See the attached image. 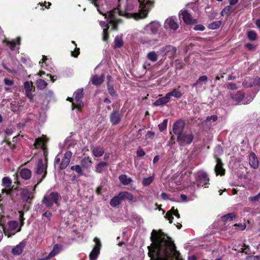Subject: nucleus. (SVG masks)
Returning <instances> with one entry per match:
<instances>
[{
  "instance_id": "1",
  "label": "nucleus",
  "mask_w": 260,
  "mask_h": 260,
  "mask_svg": "<svg viewBox=\"0 0 260 260\" xmlns=\"http://www.w3.org/2000/svg\"><path fill=\"white\" fill-rule=\"evenodd\" d=\"M152 247H148L150 260H174L179 254L171 238L161 231L153 230L150 237Z\"/></svg>"
},
{
  "instance_id": "2",
  "label": "nucleus",
  "mask_w": 260,
  "mask_h": 260,
  "mask_svg": "<svg viewBox=\"0 0 260 260\" xmlns=\"http://www.w3.org/2000/svg\"><path fill=\"white\" fill-rule=\"evenodd\" d=\"M139 4L140 12L133 14L136 19L144 18L147 17L149 10L153 7V0H136Z\"/></svg>"
},
{
  "instance_id": "3",
  "label": "nucleus",
  "mask_w": 260,
  "mask_h": 260,
  "mask_svg": "<svg viewBox=\"0 0 260 260\" xmlns=\"http://www.w3.org/2000/svg\"><path fill=\"white\" fill-rule=\"evenodd\" d=\"M61 200V197L60 194L57 192L53 191L45 194L42 199V202L47 208H51L54 204L57 207L59 206Z\"/></svg>"
},
{
  "instance_id": "4",
  "label": "nucleus",
  "mask_w": 260,
  "mask_h": 260,
  "mask_svg": "<svg viewBox=\"0 0 260 260\" xmlns=\"http://www.w3.org/2000/svg\"><path fill=\"white\" fill-rule=\"evenodd\" d=\"M102 14L105 16V18L107 19L108 23L112 25V29L117 30V25L121 21L120 19L117 18V15L124 16L125 14L119 11L118 9L116 8Z\"/></svg>"
},
{
  "instance_id": "5",
  "label": "nucleus",
  "mask_w": 260,
  "mask_h": 260,
  "mask_svg": "<svg viewBox=\"0 0 260 260\" xmlns=\"http://www.w3.org/2000/svg\"><path fill=\"white\" fill-rule=\"evenodd\" d=\"M19 223L17 221L12 220L9 221L5 226H3V231L6 236L8 238L11 237L14 235L16 233L20 231V228H18Z\"/></svg>"
},
{
  "instance_id": "6",
  "label": "nucleus",
  "mask_w": 260,
  "mask_h": 260,
  "mask_svg": "<svg viewBox=\"0 0 260 260\" xmlns=\"http://www.w3.org/2000/svg\"><path fill=\"white\" fill-rule=\"evenodd\" d=\"M194 138V135L191 132H185L177 137V141L180 146L190 145Z\"/></svg>"
},
{
  "instance_id": "7",
  "label": "nucleus",
  "mask_w": 260,
  "mask_h": 260,
  "mask_svg": "<svg viewBox=\"0 0 260 260\" xmlns=\"http://www.w3.org/2000/svg\"><path fill=\"white\" fill-rule=\"evenodd\" d=\"M35 173L37 175H41L43 174L41 178L38 182L37 184L36 185L34 189L37 185H38L39 183H40L45 178L47 174V166H45L43 164V161L42 159H39L37 167L35 170Z\"/></svg>"
},
{
  "instance_id": "8",
  "label": "nucleus",
  "mask_w": 260,
  "mask_h": 260,
  "mask_svg": "<svg viewBox=\"0 0 260 260\" xmlns=\"http://www.w3.org/2000/svg\"><path fill=\"white\" fill-rule=\"evenodd\" d=\"M179 16L180 19L183 20L187 24H194L197 22V19L193 18L186 10H181L179 13Z\"/></svg>"
},
{
  "instance_id": "9",
  "label": "nucleus",
  "mask_w": 260,
  "mask_h": 260,
  "mask_svg": "<svg viewBox=\"0 0 260 260\" xmlns=\"http://www.w3.org/2000/svg\"><path fill=\"white\" fill-rule=\"evenodd\" d=\"M209 178L208 175L205 172L199 173L198 175L197 182L198 186H203L208 187L207 185L209 184Z\"/></svg>"
},
{
  "instance_id": "10",
  "label": "nucleus",
  "mask_w": 260,
  "mask_h": 260,
  "mask_svg": "<svg viewBox=\"0 0 260 260\" xmlns=\"http://www.w3.org/2000/svg\"><path fill=\"white\" fill-rule=\"evenodd\" d=\"M185 127V122L183 120L176 121L173 125V133L177 137L183 133Z\"/></svg>"
},
{
  "instance_id": "11",
  "label": "nucleus",
  "mask_w": 260,
  "mask_h": 260,
  "mask_svg": "<svg viewBox=\"0 0 260 260\" xmlns=\"http://www.w3.org/2000/svg\"><path fill=\"white\" fill-rule=\"evenodd\" d=\"M94 241L95 242V245L90 253L89 257L90 260H95L100 253V249L101 246V243L99 239L95 238Z\"/></svg>"
},
{
  "instance_id": "12",
  "label": "nucleus",
  "mask_w": 260,
  "mask_h": 260,
  "mask_svg": "<svg viewBox=\"0 0 260 260\" xmlns=\"http://www.w3.org/2000/svg\"><path fill=\"white\" fill-rule=\"evenodd\" d=\"M24 90L26 94V96L32 101L34 98V94L32 92L35 90V87H34L31 82L25 81L24 83Z\"/></svg>"
},
{
  "instance_id": "13",
  "label": "nucleus",
  "mask_w": 260,
  "mask_h": 260,
  "mask_svg": "<svg viewBox=\"0 0 260 260\" xmlns=\"http://www.w3.org/2000/svg\"><path fill=\"white\" fill-rule=\"evenodd\" d=\"M72 156V153L71 151H68L65 152L59 165V169L60 170H64L68 166Z\"/></svg>"
},
{
  "instance_id": "14",
  "label": "nucleus",
  "mask_w": 260,
  "mask_h": 260,
  "mask_svg": "<svg viewBox=\"0 0 260 260\" xmlns=\"http://www.w3.org/2000/svg\"><path fill=\"white\" fill-rule=\"evenodd\" d=\"M160 51L164 55H168L170 57H172L176 54V48L172 45H167L162 47Z\"/></svg>"
},
{
  "instance_id": "15",
  "label": "nucleus",
  "mask_w": 260,
  "mask_h": 260,
  "mask_svg": "<svg viewBox=\"0 0 260 260\" xmlns=\"http://www.w3.org/2000/svg\"><path fill=\"white\" fill-rule=\"evenodd\" d=\"M74 95L75 102L77 103L76 107H78V109L81 108L83 106V103L81 100L84 95L83 89L80 88L77 89L75 92Z\"/></svg>"
},
{
  "instance_id": "16",
  "label": "nucleus",
  "mask_w": 260,
  "mask_h": 260,
  "mask_svg": "<svg viewBox=\"0 0 260 260\" xmlns=\"http://www.w3.org/2000/svg\"><path fill=\"white\" fill-rule=\"evenodd\" d=\"M122 115L118 110H113L110 115V120L112 125H117L121 121Z\"/></svg>"
},
{
  "instance_id": "17",
  "label": "nucleus",
  "mask_w": 260,
  "mask_h": 260,
  "mask_svg": "<svg viewBox=\"0 0 260 260\" xmlns=\"http://www.w3.org/2000/svg\"><path fill=\"white\" fill-rule=\"evenodd\" d=\"M20 197L23 202L28 203H31V200L34 198L32 193L27 188L21 190Z\"/></svg>"
},
{
  "instance_id": "18",
  "label": "nucleus",
  "mask_w": 260,
  "mask_h": 260,
  "mask_svg": "<svg viewBox=\"0 0 260 260\" xmlns=\"http://www.w3.org/2000/svg\"><path fill=\"white\" fill-rule=\"evenodd\" d=\"M166 26H168L172 29L176 30L179 27V25L177 22L176 18L175 17H170L168 18L165 23Z\"/></svg>"
},
{
  "instance_id": "19",
  "label": "nucleus",
  "mask_w": 260,
  "mask_h": 260,
  "mask_svg": "<svg viewBox=\"0 0 260 260\" xmlns=\"http://www.w3.org/2000/svg\"><path fill=\"white\" fill-rule=\"evenodd\" d=\"M216 175H220L221 176L225 174V169L223 168V163L221 159L216 158V165L214 169Z\"/></svg>"
},
{
  "instance_id": "20",
  "label": "nucleus",
  "mask_w": 260,
  "mask_h": 260,
  "mask_svg": "<svg viewBox=\"0 0 260 260\" xmlns=\"http://www.w3.org/2000/svg\"><path fill=\"white\" fill-rule=\"evenodd\" d=\"M91 151L93 155L96 157H100L102 156L105 153L104 148L100 146L91 147Z\"/></svg>"
},
{
  "instance_id": "21",
  "label": "nucleus",
  "mask_w": 260,
  "mask_h": 260,
  "mask_svg": "<svg viewBox=\"0 0 260 260\" xmlns=\"http://www.w3.org/2000/svg\"><path fill=\"white\" fill-rule=\"evenodd\" d=\"M173 215H174L177 218H180V214L178 211L177 209L175 210L174 207H173L170 211L167 212L165 216V217L169 220L170 223L173 222V219L174 218Z\"/></svg>"
},
{
  "instance_id": "22",
  "label": "nucleus",
  "mask_w": 260,
  "mask_h": 260,
  "mask_svg": "<svg viewBox=\"0 0 260 260\" xmlns=\"http://www.w3.org/2000/svg\"><path fill=\"white\" fill-rule=\"evenodd\" d=\"M104 79L105 75L104 74L101 76L95 75L91 77V81L93 85L96 86H99L104 82Z\"/></svg>"
},
{
  "instance_id": "23",
  "label": "nucleus",
  "mask_w": 260,
  "mask_h": 260,
  "mask_svg": "<svg viewBox=\"0 0 260 260\" xmlns=\"http://www.w3.org/2000/svg\"><path fill=\"white\" fill-rule=\"evenodd\" d=\"M249 165L253 169H257L258 167V161L254 153L249 154Z\"/></svg>"
},
{
  "instance_id": "24",
  "label": "nucleus",
  "mask_w": 260,
  "mask_h": 260,
  "mask_svg": "<svg viewBox=\"0 0 260 260\" xmlns=\"http://www.w3.org/2000/svg\"><path fill=\"white\" fill-rule=\"evenodd\" d=\"M26 242L24 241H22L20 242L18 245H16L14 248L12 250V252L14 255H19L20 254L24 247L25 246Z\"/></svg>"
},
{
  "instance_id": "25",
  "label": "nucleus",
  "mask_w": 260,
  "mask_h": 260,
  "mask_svg": "<svg viewBox=\"0 0 260 260\" xmlns=\"http://www.w3.org/2000/svg\"><path fill=\"white\" fill-rule=\"evenodd\" d=\"M20 176L24 180L29 179L31 176V172L28 169H22L20 170Z\"/></svg>"
},
{
  "instance_id": "26",
  "label": "nucleus",
  "mask_w": 260,
  "mask_h": 260,
  "mask_svg": "<svg viewBox=\"0 0 260 260\" xmlns=\"http://www.w3.org/2000/svg\"><path fill=\"white\" fill-rule=\"evenodd\" d=\"M119 197L122 201L127 200L129 201H132L134 199L133 195L128 191H121L119 193Z\"/></svg>"
},
{
  "instance_id": "27",
  "label": "nucleus",
  "mask_w": 260,
  "mask_h": 260,
  "mask_svg": "<svg viewBox=\"0 0 260 260\" xmlns=\"http://www.w3.org/2000/svg\"><path fill=\"white\" fill-rule=\"evenodd\" d=\"M170 100V98L168 97L167 94H166L165 96L157 100L154 103V105L157 106L164 105L168 103Z\"/></svg>"
},
{
  "instance_id": "28",
  "label": "nucleus",
  "mask_w": 260,
  "mask_h": 260,
  "mask_svg": "<svg viewBox=\"0 0 260 260\" xmlns=\"http://www.w3.org/2000/svg\"><path fill=\"white\" fill-rule=\"evenodd\" d=\"M47 142V140L46 138H38L36 139L34 145L36 148L40 147L44 149L45 143Z\"/></svg>"
},
{
  "instance_id": "29",
  "label": "nucleus",
  "mask_w": 260,
  "mask_h": 260,
  "mask_svg": "<svg viewBox=\"0 0 260 260\" xmlns=\"http://www.w3.org/2000/svg\"><path fill=\"white\" fill-rule=\"evenodd\" d=\"M108 164L106 162L101 161L95 166V172L98 173H102L108 167Z\"/></svg>"
},
{
  "instance_id": "30",
  "label": "nucleus",
  "mask_w": 260,
  "mask_h": 260,
  "mask_svg": "<svg viewBox=\"0 0 260 260\" xmlns=\"http://www.w3.org/2000/svg\"><path fill=\"white\" fill-rule=\"evenodd\" d=\"M168 97L171 99V96H174L177 99H180L182 97L183 94L177 88H174L172 91L167 93Z\"/></svg>"
},
{
  "instance_id": "31",
  "label": "nucleus",
  "mask_w": 260,
  "mask_h": 260,
  "mask_svg": "<svg viewBox=\"0 0 260 260\" xmlns=\"http://www.w3.org/2000/svg\"><path fill=\"white\" fill-rule=\"evenodd\" d=\"M122 200L119 197V194L117 196L114 197L110 201V204L113 207H116L119 205L121 202Z\"/></svg>"
},
{
  "instance_id": "32",
  "label": "nucleus",
  "mask_w": 260,
  "mask_h": 260,
  "mask_svg": "<svg viewBox=\"0 0 260 260\" xmlns=\"http://www.w3.org/2000/svg\"><path fill=\"white\" fill-rule=\"evenodd\" d=\"M120 181L124 185H127L133 182V180L130 177H127L126 175H121L119 176Z\"/></svg>"
},
{
  "instance_id": "33",
  "label": "nucleus",
  "mask_w": 260,
  "mask_h": 260,
  "mask_svg": "<svg viewBox=\"0 0 260 260\" xmlns=\"http://www.w3.org/2000/svg\"><path fill=\"white\" fill-rule=\"evenodd\" d=\"M244 95L245 93L244 92L242 91H239L235 94H233L232 96V98L236 102H240L243 100Z\"/></svg>"
},
{
  "instance_id": "34",
  "label": "nucleus",
  "mask_w": 260,
  "mask_h": 260,
  "mask_svg": "<svg viewBox=\"0 0 260 260\" xmlns=\"http://www.w3.org/2000/svg\"><path fill=\"white\" fill-rule=\"evenodd\" d=\"M92 164L91 159L89 157H84L81 160V165L82 167L88 169L90 167Z\"/></svg>"
},
{
  "instance_id": "35",
  "label": "nucleus",
  "mask_w": 260,
  "mask_h": 260,
  "mask_svg": "<svg viewBox=\"0 0 260 260\" xmlns=\"http://www.w3.org/2000/svg\"><path fill=\"white\" fill-rule=\"evenodd\" d=\"M236 217V215L234 213H230L226 214L221 217V220L222 221L225 222L228 221H232Z\"/></svg>"
},
{
  "instance_id": "36",
  "label": "nucleus",
  "mask_w": 260,
  "mask_h": 260,
  "mask_svg": "<svg viewBox=\"0 0 260 260\" xmlns=\"http://www.w3.org/2000/svg\"><path fill=\"white\" fill-rule=\"evenodd\" d=\"M37 87L41 90L45 89L47 85V82L43 79H38L36 82Z\"/></svg>"
},
{
  "instance_id": "37",
  "label": "nucleus",
  "mask_w": 260,
  "mask_h": 260,
  "mask_svg": "<svg viewBox=\"0 0 260 260\" xmlns=\"http://www.w3.org/2000/svg\"><path fill=\"white\" fill-rule=\"evenodd\" d=\"M123 45L122 37L121 36H117L114 39V48H120Z\"/></svg>"
},
{
  "instance_id": "38",
  "label": "nucleus",
  "mask_w": 260,
  "mask_h": 260,
  "mask_svg": "<svg viewBox=\"0 0 260 260\" xmlns=\"http://www.w3.org/2000/svg\"><path fill=\"white\" fill-rule=\"evenodd\" d=\"M208 80V77L206 76H202L199 77V78L197 80L196 83L192 84V86L193 87L194 86H197L198 85L200 86V87H202V84H201L202 82H206Z\"/></svg>"
},
{
  "instance_id": "39",
  "label": "nucleus",
  "mask_w": 260,
  "mask_h": 260,
  "mask_svg": "<svg viewBox=\"0 0 260 260\" xmlns=\"http://www.w3.org/2000/svg\"><path fill=\"white\" fill-rule=\"evenodd\" d=\"M12 184V180L8 177H5L2 179V185L6 188H10Z\"/></svg>"
},
{
  "instance_id": "40",
  "label": "nucleus",
  "mask_w": 260,
  "mask_h": 260,
  "mask_svg": "<svg viewBox=\"0 0 260 260\" xmlns=\"http://www.w3.org/2000/svg\"><path fill=\"white\" fill-rule=\"evenodd\" d=\"M60 247L58 245H55L53 246V250L49 253L48 256L50 258L54 256L55 255L58 253L60 250Z\"/></svg>"
},
{
  "instance_id": "41",
  "label": "nucleus",
  "mask_w": 260,
  "mask_h": 260,
  "mask_svg": "<svg viewBox=\"0 0 260 260\" xmlns=\"http://www.w3.org/2000/svg\"><path fill=\"white\" fill-rule=\"evenodd\" d=\"M253 84L252 78L250 77L246 78L243 82V85L246 88L251 87L254 86Z\"/></svg>"
},
{
  "instance_id": "42",
  "label": "nucleus",
  "mask_w": 260,
  "mask_h": 260,
  "mask_svg": "<svg viewBox=\"0 0 260 260\" xmlns=\"http://www.w3.org/2000/svg\"><path fill=\"white\" fill-rule=\"evenodd\" d=\"M147 58L151 61H156L157 59V55L154 51H151L148 53L147 55Z\"/></svg>"
},
{
  "instance_id": "43",
  "label": "nucleus",
  "mask_w": 260,
  "mask_h": 260,
  "mask_svg": "<svg viewBox=\"0 0 260 260\" xmlns=\"http://www.w3.org/2000/svg\"><path fill=\"white\" fill-rule=\"evenodd\" d=\"M221 25L220 21H214L208 25V28L211 29H215L219 27Z\"/></svg>"
},
{
  "instance_id": "44",
  "label": "nucleus",
  "mask_w": 260,
  "mask_h": 260,
  "mask_svg": "<svg viewBox=\"0 0 260 260\" xmlns=\"http://www.w3.org/2000/svg\"><path fill=\"white\" fill-rule=\"evenodd\" d=\"M158 26V25L157 24L153 22L148 24L147 26V29L151 30L152 33H155L157 30Z\"/></svg>"
},
{
  "instance_id": "45",
  "label": "nucleus",
  "mask_w": 260,
  "mask_h": 260,
  "mask_svg": "<svg viewBox=\"0 0 260 260\" xmlns=\"http://www.w3.org/2000/svg\"><path fill=\"white\" fill-rule=\"evenodd\" d=\"M107 89L111 95L114 96L116 94V92L112 84L107 83Z\"/></svg>"
},
{
  "instance_id": "46",
  "label": "nucleus",
  "mask_w": 260,
  "mask_h": 260,
  "mask_svg": "<svg viewBox=\"0 0 260 260\" xmlns=\"http://www.w3.org/2000/svg\"><path fill=\"white\" fill-rule=\"evenodd\" d=\"M247 37L251 41H255L257 38V35L254 31L250 30L247 33Z\"/></svg>"
},
{
  "instance_id": "47",
  "label": "nucleus",
  "mask_w": 260,
  "mask_h": 260,
  "mask_svg": "<svg viewBox=\"0 0 260 260\" xmlns=\"http://www.w3.org/2000/svg\"><path fill=\"white\" fill-rule=\"evenodd\" d=\"M71 170L72 171H75L80 175H83V172H82L81 167L79 165H76V166H72L71 167Z\"/></svg>"
},
{
  "instance_id": "48",
  "label": "nucleus",
  "mask_w": 260,
  "mask_h": 260,
  "mask_svg": "<svg viewBox=\"0 0 260 260\" xmlns=\"http://www.w3.org/2000/svg\"><path fill=\"white\" fill-rule=\"evenodd\" d=\"M3 42L6 43L8 45H9L10 48L12 51H14L15 50L16 43L14 41H10L5 39L3 41Z\"/></svg>"
},
{
  "instance_id": "49",
  "label": "nucleus",
  "mask_w": 260,
  "mask_h": 260,
  "mask_svg": "<svg viewBox=\"0 0 260 260\" xmlns=\"http://www.w3.org/2000/svg\"><path fill=\"white\" fill-rule=\"evenodd\" d=\"M153 177H149L148 178H144L143 180L142 183L144 186H148L150 185L153 181Z\"/></svg>"
},
{
  "instance_id": "50",
  "label": "nucleus",
  "mask_w": 260,
  "mask_h": 260,
  "mask_svg": "<svg viewBox=\"0 0 260 260\" xmlns=\"http://www.w3.org/2000/svg\"><path fill=\"white\" fill-rule=\"evenodd\" d=\"M167 119H164L161 123L158 124V128L160 132H162L164 130L167 128Z\"/></svg>"
},
{
  "instance_id": "51",
  "label": "nucleus",
  "mask_w": 260,
  "mask_h": 260,
  "mask_svg": "<svg viewBox=\"0 0 260 260\" xmlns=\"http://www.w3.org/2000/svg\"><path fill=\"white\" fill-rule=\"evenodd\" d=\"M231 9L232 7L231 6H228L225 7L221 12V16H224V15H228V14L231 10Z\"/></svg>"
},
{
  "instance_id": "52",
  "label": "nucleus",
  "mask_w": 260,
  "mask_h": 260,
  "mask_svg": "<svg viewBox=\"0 0 260 260\" xmlns=\"http://www.w3.org/2000/svg\"><path fill=\"white\" fill-rule=\"evenodd\" d=\"M109 28V26H108L106 28H104V30H103V41L106 42L108 40V39H109V35H108V29Z\"/></svg>"
},
{
  "instance_id": "53",
  "label": "nucleus",
  "mask_w": 260,
  "mask_h": 260,
  "mask_svg": "<svg viewBox=\"0 0 260 260\" xmlns=\"http://www.w3.org/2000/svg\"><path fill=\"white\" fill-rule=\"evenodd\" d=\"M249 201L252 202H255L257 201H260V192L258 193L256 196L254 197H250L248 198Z\"/></svg>"
},
{
  "instance_id": "54",
  "label": "nucleus",
  "mask_w": 260,
  "mask_h": 260,
  "mask_svg": "<svg viewBox=\"0 0 260 260\" xmlns=\"http://www.w3.org/2000/svg\"><path fill=\"white\" fill-rule=\"evenodd\" d=\"M211 120L213 121H216L217 120V116L215 115L210 116H208L206 118V120L204 121V123H207Z\"/></svg>"
},
{
  "instance_id": "55",
  "label": "nucleus",
  "mask_w": 260,
  "mask_h": 260,
  "mask_svg": "<svg viewBox=\"0 0 260 260\" xmlns=\"http://www.w3.org/2000/svg\"><path fill=\"white\" fill-rule=\"evenodd\" d=\"M4 82L5 85L7 86H12L14 82L13 80L8 79L7 78H5L4 80Z\"/></svg>"
},
{
  "instance_id": "56",
  "label": "nucleus",
  "mask_w": 260,
  "mask_h": 260,
  "mask_svg": "<svg viewBox=\"0 0 260 260\" xmlns=\"http://www.w3.org/2000/svg\"><path fill=\"white\" fill-rule=\"evenodd\" d=\"M12 191V189L11 188H6L2 189V193H6V194L11 196V193Z\"/></svg>"
},
{
  "instance_id": "57",
  "label": "nucleus",
  "mask_w": 260,
  "mask_h": 260,
  "mask_svg": "<svg viewBox=\"0 0 260 260\" xmlns=\"http://www.w3.org/2000/svg\"><path fill=\"white\" fill-rule=\"evenodd\" d=\"M246 260H260V255L248 256L246 257Z\"/></svg>"
},
{
  "instance_id": "58",
  "label": "nucleus",
  "mask_w": 260,
  "mask_h": 260,
  "mask_svg": "<svg viewBox=\"0 0 260 260\" xmlns=\"http://www.w3.org/2000/svg\"><path fill=\"white\" fill-rule=\"evenodd\" d=\"M253 82V85H257L260 86V78L256 77L254 78H252Z\"/></svg>"
},
{
  "instance_id": "59",
  "label": "nucleus",
  "mask_w": 260,
  "mask_h": 260,
  "mask_svg": "<svg viewBox=\"0 0 260 260\" xmlns=\"http://www.w3.org/2000/svg\"><path fill=\"white\" fill-rule=\"evenodd\" d=\"M205 29V27L204 26H203L202 24H198L195 26L194 27V29L196 30H200V31H203Z\"/></svg>"
},
{
  "instance_id": "60",
  "label": "nucleus",
  "mask_w": 260,
  "mask_h": 260,
  "mask_svg": "<svg viewBox=\"0 0 260 260\" xmlns=\"http://www.w3.org/2000/svg\"><path fill=\"white\" fill-rule=\"evenodd\" d=\"M137 155L138 157H142L145 155V152L142 149H139L137 151Z\"/></svg>"
},
{
  "instance_id": "61",
  "label": "nucleus",
  "mask_w": 260,
  "mask_h": 260,
  "mask_svg": "<svg viewBox=\"0 0 260 260\" xmlns=\"http://www.w3.org/2000/svg\"><path fill=\"white\" fill-rule=\"evenodd\" d=\"M154 135H155L154 132L151 131H149L147 132V133L146 135V138L147 139L152 138L154 136Z\"/></svg>"
},
{
  "instance_id": "62",
  "label": "nucleus",
  "mask_w": 260,
  "mask_h": 260,
  "mask_svg": "<svg viewBox=\"0 0 260 260\" xmlns=\"http://www.w3.org/2000/svg\"><path fill=\"white\" fill-rule=\"evenodd\" d=\"M43 216L47 217L48 219L50 220L52 216V214L50 211H46L44 213H43Z\"/></svg>"
},
{
  "instance_id": "63",
  "label": "nucleus",
  "mask_w": 260,
  "mask_h": 260,
  "mask_svg": "<svg viewBox=\"0 0 260 260\" xmlns=\"http://www.w3.org/2000/svg\"><path fill=\"white\" fill-rule=\"evenodd\" d=\"M79 48H76L74 51L72 52V55L74 57H77L78 55L79 54Z\"/></svg>"
},
{
  "instance_id": "64",
  "label": "nucleus",
  "mask_w": 260,
  "mask_h": 260,
  "mask_svg": "<svg viewBox=\"0 0 260 260\" xmlns=\"http://www.w3.org/2000/svg\"><path fill=\"white\" fill-rule=\"evenodd\" d=\"M228 88L231 90H235L237 89V86L235 83H230L228 86Z\"/></svg>"
}]
</instances>
